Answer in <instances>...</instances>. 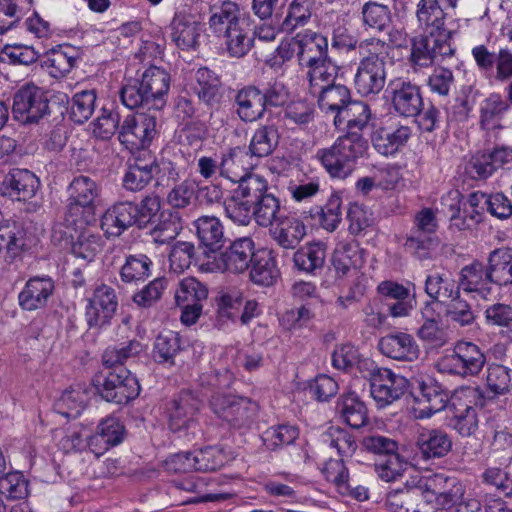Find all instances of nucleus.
Here are the masks:
<instances>
[{
    "label": "nucleus",
    "mask_w": 512,
    "mask_h": 512,
    "mask_svg": "<svg viewBox=\"0 0 512 512\" xmlns=\"http://www.w3.org/2000/svg\"><path fill=\"white\" fill-rule=\"evenodd\" d=\"M12 113L23 124L37 123L50 113L46 93L35 84H25L14 94Z\"/></svg>",
    "instance_id": "nucleus-10"
},
{
    "label": "nucleus",
    "mask_w": 512,
    "mask_h": 512,
    "mask_svg": "<svg viewBox=\"0 0 512 512\" xmlns=\"http://www.w3.org/2000/svg\"><path fill=\"white\" fill-rule=\"evenodd\" d=\"M222 37L225 39L224 43L226 50L232 57H243L250 51L253 45L251 29L245 21L224 34Z\"/></svg>",
    "instance_id": "nucleus-50"
},
{
    "label": "nucleus",
    "mask_w": 512,
    "mask_h": 512,
    "mask_svg": "<svg viewBox=\"0 0 512 512\" xmlns=\"http://www.w3.org/2000/svg\"><path fill=\"white\" fill-rule=\"evenodd\" d=\"M144 87V91L153 101L152 107L159 110L165 104L164 96L167 94L170 87L169 74L158 66H150L143 73L141 80H139Z\"/></svg>",
    "instance_id": "nucleus-30"
},
{
    "label": "nucleus",
    "mask_w": 512,
    "mask_h": 512,
    "mask_svg": "<svg viewBox=\"0 0 512 512\" xmlns=\"http://www.w3.org/2000/svg\"><path fill=\"white\" fill-rule=\"evenodd\" d=\"M100 195L98 184L88 176L75 177L68 187V199L96 207Z\"/></svg>",
    "instance_id": "nucleus-54"
},
{
    "label": "nucleus",
    "mask_w": 512,
    "mask_h": 512,
    "mask_svg": "<svg viewBox=\"0 0 512 512\" xmlns=\"http://www.w3.org/2000/svg\"><path fill=\"white\" fill-rule=\"evenodd\" d=\"M159 171L160 166L155 159L137 158L125 173L123 186L129 191H141Z\"/></svg>",
    "instance_id": "nucleus-31"
},
{
    "label": "nucleus",
    "mask_w": 512,
    "mask_h": 512,
    "mask_svg": "<svg viewBox=\"0 0 512 512\" xmlns=\"http://www.w3.org/2000/svg\"><path fill=\"white\" fill-rule=\"evenodd\" d=\"M196 79L198 83L197 94L200 101L207 106H212L219 99L220 79L207 67L197 70Z\"/></svg>",
    "instance_id": "nucleus-55"
},
{
    "label": "nucleus",
    "mask_w": 512,
    "mask_h": 512,
    "mask_svg": "<svg viewBox=\"0 0 512 512\" xmlns=\"http://www.w3.org/2000/svg\"><path fill=\"white\" fill-rule=\"evenodd\" d=\"M191 6L179 5L171 23L172 41L182 51H189L192 47V27H191Z\"/></svg>",
    "instance_id": "nucleus-41"
},
{
    "label": "nucleus",
    "mask_w": 512,
    "mask_h": 512,
    "mask_svg": "<svg viewBox=\"0 0 512 512\" xmlns=\"http://www.w3.org/2000/svg\"><path fill=\"white\" fill-rule=\"evenodd\" d=\"M195 235L198 240L194 251V265L202 270V264L210 261L224 245V229L219 219L214 216H201L194 221Z\"/></svg>",
    "instance_id": "nucleus-8"
},
{
    "label": "nucleus",
    "mask_w": 512,
    "mask_h": 512,
    "mask_svg": "<svg viewBox=\"0 0 512 512\" xmlns=\"http://www.w3.org/2000/svg\"><path fill=\"white\" fill-rule=\"evenodd\" d=\"M323 443L335 448L341 457H351L357 449L353 435L340 427L331 426L322 435Z\"/></svg>",
    "instance_id": "nucleus-57"
},
{
    "label": "nucleus",
    "mask_w": 512,
    "mask_h": 512,
    "mask_svg": "<svg viewBox=\"0 0 512 512\" xmlns=\"http://www.w3.org/2000/svg\"><path fill=\"white\" fill-rule=\"evenodd\" d=\"M436 229L435 213L430 208H423L415 215L414 228L406 238L404 247L420 259L427 258L429 251L438 245L437 238L433 236Z\"/></svg>",
    "instance_id": "nucleus-11"
},
{
    "label": "nucleus",
    "mask_w": 512,
    "mask_h": 512,
    "mask_svg": "<svg viewBox=\"0 0 512 512\" xmlns=\"http://www.w3.org/2000/svg\"><path fill=\"white\" fill-rule=\"evenodd\" d=\"M416 19L422 34L410 40L408 61L414 71L430 67L435 61H443L455 55L452 39L457 29L445 26L446 13L439 0H419Z\"/></svg>",
    "instance_id": "nucleus-1"
},
{
    "label": "nucleus",
    "mask_w": 512,
    "mask_h": 512,
    "mask_svg": "<svg viewBox=\"0 0 512 512\" xmlns=\"http://www.w3.org/2000/svg\"><path fill=\"white\" fill-rule=\"evenodd\" d=\"M251 214L259 226H272L282 215L280 200L269 191L252 206Z\"/></svg>",
    "instance_id": "nucleus-49"
},
{
    "label": "nucleus",
    "mask_w": 512,
    "mask_h": 512,
    "mask_svg": "<svg viewBox=\"0 0 512 512\" xmlns=\"http://www.w3.org/2000/svg\"><path fill=\"white\" fill-rule=\"evenodd\" d=\"M271 233L281 247L294 249L306 235V227L295 217L281 215L272 225Z\"/></svg>",
    "instance_id": "nucleus-28"
},
{
    "label": "nucleus",
    "mask_w": 512,
    "mask_h": 512,
    "mask_svg": "<svg viewBox=\"0 0 512 512\" xmlns=\"http://www.w3.org/2000/svg\"><path fill=\"white\" fill-rule=\"evenodd\" d=\"M387 98L394 111L404 117H415L423 108V99L418 85L407 78L395 77L388 82Z\"/></svg>",
    "instance_id": "nucleus-12"
},
{
    "label": "nucleus",
    "mask_w": 512,
    "mask_h": 512,
    "mask_svg": "<svg viewBox=\"0 0 512 512\" xmlns=\"http://www.w3.org/2000/svg\"><path fill=\"white\" fill-rule=\"evenodd\" d=\"M192 412V392L181 391L169 408V427L173 432L188 429Z\"/></svg>",
    "instance_id": "nucleus-45"
},
{
    "label": "nucleus",
    "mask_w": 512,
    "mask_h": 512,
    "mask_svg": "<svg viewBox=\"0 0 512 512\" xmlns=\"http://www.w3.org/2000/svg\"><path fill=\"white\" fill-rule=\"evenodd\" d=\"M118 307L115 290L106 285L97 286L88 299L85 319L90 328H101L110 324Z\"/></svg>",
    "instance_id": "nucleus-16"
},
{
    "label": "nucleus",
    "mask_w": 512,
    "mask_h": 512,
    "mask_svg": "<svg viewBox=\"0 0 512 512\" xmlns=\"http://www.w3.org/2000/svg\"><path fill=\"white\" fill-rule=\"evenodd\" d=\"M422 487L433 495L436 512L453 506L459 508L460 504L466 503V501H463L464 486L454 477L432 474L423 477Z\"/></svg>",
    "instance_id": "nucleus-15"
},
{
    "label": "nucleus",
    "mask_w": 512,
    "mask_h": 512,
    "mask_svg": "<svg viewBox=\"0 0 512 512\" xmlns=\"http://www.w3.org/2000/svg\"><path fill=\"white\" fill-rule=\"evenodd\" d=\"M494 283L489 277L487 265L473 261L460 271L459 288L465 292L475 293L482 299L490 298L494 293Z\"/></svg>",
    "instance_id": "nucleus-20"
},
{
    "label": "nucleus",
    "mask_w": 512,
    "mask_h": 512,
    "mask_svg": "<svg viewBox=\"0 0 512 512\" xmlns=\"http://www.w3.org/2000/svg\"><path fill=\"white\" fill-rule=\"evenodd\" d=\"M367 149L368 142L363 136L346 133L330 147L318 150L317 158L331 177L345 179L354 171L357 160Z\"/></svg>",
    "instance_id": "nucleus-2"
},
{
    "label": "nucleus",
    "mask_w": 512,
    "mask_h": 512,
    "mask_svg": "<svg viewBox=\"0 0 512 512\" xmlns=\"http://www.w3.org/2000/svg\"><path fill=\"white\" fill-rule=\"evenodd\" d=\"M333 45L338 47H346L347 49L358 48L359 54L362 56L360 61L385 63L388 56L389 46L387 43L378 38H369L361 41L357 45V41L349 39L348 41L333 40Z\"/></svg>",
    "instance_id": "nucleus-39"
},
{
    "label": "nucleus",
    "mask_w": 512,
    "mask_h": 512,
    "mask_svg": "<svg viewBox=\"0 0 512 512\" xmlns=\"http://www.w3.org/2000/svg\"><path fill=\"white\" fill-rule=\"evenodd\" d=\"M485 363V353L477 344L470 341H458L451 353L439 359L437 368L441 373L467 378L477 376Z\"/></svg>",
    "instance_id": "nucleus-4"
},
{
    "label": "nucleus",
    "mask_w": 512,
    "mask_h": 512,
    "mask_svg": "<svg viewBox=\"0 0 512 512\" xmlns=\"http://www.w3.org/2000/svg\"><path fill=\"white\" fill-rule=\"evenodd\" d=\"M254 255L253 240L249 237L238 238L224 251H219L210 261L202 264L200 272L241 274L249 268Z\"/></svg>",
    "instance_id": "nucleus-6"
},
{
    "label": "nucleus",
    "mask_w": 512,
    "mask_h": 512,
    "mask_svg": "<svg viewBox=\"0 0 512 512\" xmlns=\"http://www.w3.org/2000/svg\"><path fill=\"white\" fill-rule=\"evenodd\" d=\"M26 246L25 231L21 225L10 221L0 223V258L3 261L13 262Z\"/></svg>",
    "instance_id": "nucleus-24"
},
{
    "label": "nucleus",
    "mask_w": 512,
    "mask_h": 512,
    "mask_svg": "<svg viewBox=\"0 0 512 512\" xmlns=\"http://www.w3.org/2000/svg\"><path fill=\"white\" fill-rule=\"evenodd\" d=\"M362 20L365 26L377 31H383L391 21V13L388 6L369 1L362 6Z\"/></svg>",
    "instance_id": "nucleus-63"
},
{
    "label": "nucleus",
    "mask_w": 512,
    "mask_h": 512,
    "mask_svg": "<svg viewBox=\"0 0 512 512\" xmlns=\"http://www.w3.org/2000/svg\"><path fill=\"white\" fill-rule=\"evenodd\" d=\"M261 90L255 86H247L236 95L237 114L246 122L261 118L265 113Z\"/></svg>",
    "instance_id": "nucleus-35"
},
{
    "label": "nucleus",
    "mask_w": 512,
    "mask_h": 512,
    "mask_svg": "<svg viewBox=\"0 0 512 512\" xmlns=\"http://www.w3.org/2000/svg\"><path fill=\"white\" fill-rule=\"evenodd\" d=\"M156 126L157 117L153 114L129 115L119 129L118 138L128 149H143L155 137L157 133Z\"/></svg>",
    "instance_id": "nucleus-13"
},
{
    "label": "nucleus",
    "mask_w": 512,
    "mask_h": 512,
    "mask_svg": "<svg viewBox=\"0 0 512 512\" xmlns=\"http://www.w3.org/2000/svg\"><path fill=\"white\" fill-rule=\"evenodd\" d=\"M180 351L181 341L179 334L167 331L160 333L156 337L152 355L157 363L174 364V358Z\"/></svg>",
    "instance_id": "nucleus-53"
},
{
    "label": "nucleus",
    "mask_w": 512,
    "mask_h": 512,
    "mask_svg": "<svg viewBox=\"0 0 512 512\" xmlns=\"http://www.w3.org/2000/svg\"><path fill=\"white\" fill-rule=\"evenodd\" d=\"M416 445L424 459L441 458L452 448L448 434L439 429H423L416 440Z\"/></svg>",
    "instance_id": "nucleus-29"
},
{
    "label": "nucleus",
    "mask_w": 512,
    "mask_h": 512,
    "mask_svg": "<svg viewBox=\"0 0 512 512\" xmlns=\"http://www.w3.org/2000/svg\"><path fill=\"white\" fill-rule=\"evenodd\" d=\"M416 400L420 406L418 417L429 418L447 407L449 395L433 381L422 382Z\"/></svg>",
    "instance_id": "nucleus-27"
},
{
    "label": "nucleus",
    "mask_w": 512,
    "mask_h": 512,
    "mask_svg": "<svg viewBox=\"0 0 512 512\" xmlns=\"http://www.w3.org/2000/svg\"><path fill=\"white\" fill-rule=\"evenodd\" d=\"M96 221V207L67 200L63 225L71 231H81Z\"/></svg>",
    "instance_id": "nucleus-44"
},
{
    "label": "nucleus",
    "mask_w": 512,
    "mask_h": 512,
    "mask_svg": "<svg viewBox=\"0 0 512 512\" xmlns=\"http://www.w3.org/2000/svg\"><path fill=\"white\" fill-rule=\"evenodd\" d=\"M339 67L330 59L310 67L307 71L309 92L313 95L337 83Z\"/></svg>",
    "instance_id": "nucleus-46"
},
{
    "label": "nucleus",
    "mask_w": 512,
    "mask_h": 512,
    "mask_svg": "<svg viewBox=\"0 0 512 512\" xmlns=\"http://www.w3.org/2000/svg\"><path fill=\"white\" fill-rule=\"evenodd\" d=\"M489 277L494 285L503 288L512 286V248L492 250L487 258Z\"/></svg>",
    "instance_id": "nucleus-25"
},
{
    "label": "nucleus",
    "mask_w": 512,
    "mask_h": 512,
    "mask_svg": "<svg viewBox=\"0 0 512 512\" xmlns=\"http://www.w3.org/2000/svg\"><path fill=\"white\" fill-rule=\"evenodd\" d=\"M371 110L368 104L351 100L338 115L334 116L335 126L346 123L347 132L363 136L362 131L368 126Z\"/></svg>",
    "instance_id": "nucleus-26"
},
{
    "label": "nucleus",
    "mask_w": 512,
    "mask_h": 512,
    "mask_svg": "<svg viewBox=\"0 0 512 512\" xmlns=\"http://www.w3.org/2000/svg\"><path fill=\"white\" fill-rule=\"evenodd\" d=\"M136 205L129 201L118 202L101 217V229L107 237L120 236L136 223Z\"/></svg>",
    "instance_id": "nucleus-22"
},
{
    "label": "nucleus",
    "mask_w": 512,
    "mask_h": 512,
    "mask_svg": "<svg viewBox=\"0 0 512 512\" xmlns=\"http://www.w3.org/2000/svg\"><path fill=\"white\" fill-rule=\"evenodd\" d=\"M332 364L336 369L352 371L357 369L362 376L372 367L374 361L362 358L358 349L351 344H342L335 348L332 354Z\"/></svg>",
    "instance_id": "nucleus-38"
},
{
    "label": "nucleus",
    "mask_w": 512,
    "mask_h": 512,
    "mask_svg": "<svg viewBox=\"0 0 512 512\" xmlns=\"http://www.w3.org/2000/svg\"><path fill=\"white\" fill-rule=\"evenodd\" d=\"M359 248L354 242H339L333 252L332 264L337 274L344 276L356 266Z\"/></svg>",
    "instance_id": "nucleus-64"
},
{
    "label": "nucleus",
    "mask_w": 512,
    "mask_h": 512,
    "mask_svg": "<svg viewBox=\"0 0 512 512\" xmlns=\"http://www.w3.org/2000/svg\"><path fill=\"white\" fill-rule=\"evenodd\" d=\"M342 198L338 193H332L326 203L317 208L318 222L322 228L333 232L342 220Z\"/></svg>",
    "instance_id": "nucleus-59"
},
{
    "label": "nucleus",
    "mask_w": 512,
    "mask_h": 512,
    "mask_svg": "<svg viewBox=\"0 0 512 512\" xmlns=\"http://www.w3.org/2000/svg\"><path fill=\"white\" fill-rule=\"evenodd\" d=\"M386 83L385 63L360 61L354 76L357 92L364 96H374L382 91Z\"/></svg>",
    "instance_id": "nucleus-19"
},
{
    "label": "nucleus",
    "mask_w": 512,
    "mask_h": 512,
    "mask_svg": "<svg viewBox=\"0 0 512 512\" xmlns=\"http://www.w3.org/2000/svg\"><path fill=\"white\" fill-rule=\"evenodd\" d=\"M326 258V247L321 242L308 243L294 253V265L306 273H315L323 268Z\"/></svg>",
    "instance_id": "nucleus-42"
},
{
    "label": "nucleus",
    "mask_w": 512,
    "mask_h": 512,
    "mask_svg": "<svg viewBox=\"0 0 512 512\" xmlns=\"http://www.w3.org/2000/svg\"><path fill=\"white\" fill-rule=\"evenodd\" d=\"M53 280L48 276L30 278L18 295L20 307L26 311L42 309L54 292Z\"/></svg>",
    "instance_id": "nucleus-21"
},
{
    "label": "nucleus",
    "mask_w": 512,
    "mask_h": 512,
    "mask_svg": "<svg viewBox=\"0 0 512 512\" xmlns=\"http://www.w3.org/2000/svg\"><path fill=\"white\" fill-rule=\"evenodd\" d=\"M299 479L295 474L278 473L275 478L265 482L264 490L272 497L294 499L296 498Z\"/></svg>",
    "instance_id": "nucleus-58"
},
{
    "label": "nucleus",
    "mask_w": 512,
    "mask_h": 512,
    "mask_svg": "<svg viewBox=\"0 0 512 512\" xmlns=\"http://www.w3.org/2000/svg\"><path fill=\"white\" fill-rule=\"evenodd\" d=\"M93 378V385L107 402L124 405L140 393L138 379L125 367L109 368Z\"/></svg>",
    "instance_id": "nucleus-3"
},
{
    "label": "nucleus",
    "mask_w": 512,
    "mask_h": 512,
    "mask_svg": "<svg viewBox=\"0 0 512 512\" xmlns=\"http://www.w3.org/2000/svg\"><path fill=\"white\" fill-rule=\"evenodd\" d=\"M142 351L143 345L140 341L129 340L126 343L108 347L102 355V362L106 368L122 367L125 361L136 357Z\"/></svg>",
    "instance_id": "nucleus-51"
},
{
    "label": "nucleus",
    "mask_w": 512,
    "mask_h": 512,
    "mask_svg": "<svg viewBox=\"0 0 512 512\" xmlns=\"http://www.w3.org/2000/svg\"><path fill=\"white\" fill-rule=\"evenodd\" d=\"M238 183L233 197L227 202L226 211L234 222L248 225L252 219V206L270 189L266 179L256 174L246 175Z\"/></svg>",
    "instance_id": "nucleus-5"
},
{
    "label": "nucleus",
    "mask_w": 512,
    "mask_h": 512,
    "mask_svg": "<svg viewBox=\"0 0 512 512\" xmlns=\"http://www.w3.org/2000/svg\"><path fill=\"white\" fill-rule=\"evenodd\" d=\"M179 217L171 212H161L150 234L155 242L164 244L173 240L180 232Z\"/></svg>",
    "instance_id": "nucleus-62"
},
{
    "label": "nucleus",
    "mask_w": 512,
    "mask_h": 512,
    "mask_svg": "<svg viewBox=\"0 0 512 512\" xmlns=\"http://www.w3.org/2000/svg\"><path fill=\"white\" fill-rule=\"evenodd\" d=\"M277 143V130L273 126H262L255 131L248 153L251 157H266L273 152Z\"/></svg>",
    "instance_id": "nucleus-56"
},
{
    "label": "nucleus",
    "mask_w": 512,
    "mask_h": 512,
    "mask_svg": "<svg viewBox=\"0 0 512 512\" xmlns=\"http://www.w3.org/2000/svg\"><path fill=\"white\" fill-rule=\"evenodd\" d=\"M423 477L414 487L388 495L387 505L391 512H436L433 495L423 487Z\"/></svg>",
    "instance_id": "nucleus-17"
},
{
    "label": "nucleus",
    "mask_w": 512,
    "mask_h": 512,
    "mask_svg": "<svg viewBox=\"0 0 512 512\" xmlns=\"http://www.w3.org/2000/svg\"><path fill=\"white\" fill-rule=\"evenodd\" d=\"M314 6L315 0H292L281 23V29L292 33L298 27L305 26L312 17Z\"/></svg>",
    "instance_id": "nucleus-48"
},
{
    "label": "nucleus",
    "mask_w": 512,
    "mask_h": 512,
    "mask_svg": "<svg viewBox=\"0 0 512 512\" xmlns=\"http://www.w3.org/2000/svg\"><path fill=\"white\" fill-rule=\"evenodd\" d=\"M294 49H297V59L300 66L307 69L328 59L327 38L311 30L296 34Z\"/></svg>",
    "instance_id": "nucleus-18"
},
{
    "label": "nucleus",
    "mask_w": 512,
    "mask_h": 512,
    "mask_svg": "<svg viewBox=\"0 0 512 512\" xmlns=\"http://www.w3.org/2000/svg\"><path fill=\"white\" fill-rule=\"evenodd\" d=\"M197 9L200 17L208 15L209 29L219 37L244 22L240 6L233 1L212 5L208 0H199Z\"/></svg>",
    "instance_id": "nucleus-14"
},
{
    "label": "nucleus",
    "mask_w": 512,
    "mask_h": 512,
    "mask_svg": "<svg viewBox=\"0 0 512 512\" xmlns=\"http://www.w3.org/2000/svg\"><path fill=\"white\" fill-rule=\"evenodd\" d=\"M486 384L496 395L509 392L512 389V369L502 364H489L486 370Z\"/></svg>",
    "instance_id": "nucleus-60"
},
{
    "label": "nucleus",
    "mask_w": 512,
    "mask_h": 512,
    "mask_svg": "<svg viewBox=\"0 0 512 512\" xmlns=\"http://www.w3.org/2000/svg\"><path fill=\"white\" fill-rule=\"evenodd\" d=\"M213 412L234 428L249 426L258 412V404L249 398L217 393L212 396Z\"/></svg>",
    "instance_id": "nucleus-7"
},
{
    "label": "nucleus",
    "mask_w": 512,
    "mask_h": 512,
    "mask_svg": "<svg viewBox=\"0 0 512 512\" xmlns=\"http://www.w3.org/2000/svg\"><path fill=\"white\" fill-rule=\"evenodd\" d=\"M313 96L317 98L318 106L323 112L335 115H338L352 100L350 90L341 83H335Z\"/></svg>",
    "instance_id": "nucleus-40"
},
{
    "label": "nucleus",
    "mask_w": 512,
    "mask_h": 512,
    "mask_svg": "<svg viewBox=\"0 0 512 512\" xmlns=\"http://www.w3.org/2000/svg\"><path fill=\"white\" fill-rule=\"evenodd\" d=\"M458 395L452 398L451 408L453 415L449 420V425L463 437H470L475 434L479 426L477 409L471 405H462L458 403Z\"/></svg>",
    "instance_id": "nucleus-36"
},
{
    "label": "nucleus",
    "mask_w": 512,
    "mask_h": 512,
    "mask_svg": "<svg viewBox=\"0 0 512 512\" xmlns=\"http://www.w3.org/2000/svg\"><path fill=\"white\" fill-rule=\"evenodd\" d=\"M410 137L411 129L408 126H399L394 130L380 128L374 134L372 143L380 154L389 156L404 147Z\"/></svg>",
    "instance_id": "nucleus-34"
},
{
    "label": "nucleus",
    "mask_w": 512,
    "mask_h": 512,
    "mask_svg": "<svg viewBox=\"0 0 512 512\" xmlns=\"http://www.w3.org/2000/svg\"><path fill=\"white\" fill-rule=\"evenodd\" d=\"M370 382L371 397L379 407H385L400 399L405 393L408 381L405 377L388 368L378 367L375 363L365 373Z\"/></svg>",
    "instance_id": "nucleus-9"
},
{
    "label": "nucleus",
    "mask_w": 512,
    "mask_h": 512,
    "mask_svg": "<svg viewBox=\"0 0 512 512\" xmlns=\"http://www.w3.org/2000/svg\"><path fill=\"white\" fill-rule=\"evenodd\" d=\"M336 411L352 428H360L368 421L367 407L355 392L341 395L337 401Z\"/></svg>",
    "instance_id": "nucleus-32"
},
{
    "label": "nucleus",
    "mask_w": 512,
    "mask_h": 512,
    "mask_svg": "<svg viewBox=\"0 0 512 512\" xmlns=\"http://www.w3.org/2000/svg\"><path fill=\"white\" fill-rule=\"evenodd\" d=\"M425 292L434 301L445 302L460 295L459 284L448 274L433 273L426 277Z\"/></svg>",
    "instance_id": "nucleus-43"
},
{
    "label": "nucleus",
    "mask_w": 512,
    "mask_h": 512,
    "mask_svg": "<svg viewBox=\"0 0 512 512\" xmlns=\"http://www.w3.org/2000/svg\"><path fill=\"white\" fill-rule=\"evenodd\" d=\"M152 261L144 254L129 255L120 269L121 280L128 284H138L150 275Z\"/></svg>",
    "instance_id": "nucleus-52"
},
{
    "label": "nucleus",
    "mask_w": 512,
    "mask_h": 512,
    "mask_svg": "<svg viewBox=\"0 0 512 512\" xmlns=\"http://www.w3.org/2000/svg\"><path fill=\"white\" fill-rule=\"evenodd\" d=\"M96 94L94 90H83L76 93L70 106V118L77 124H83L94 113Z\"/></svg>",
    "instance_id": "nucleus-61"
},
{
    "label": "nucleus",
    "mask_w": 512,
    "mask_h": 512,
    "mask_svg": "<svg viewBox=\"0 0 512 512\" xmlns=\"http://www.w3.org/2000/svg\"><path fill=\"white\" fill-rule=\"evenodd\" d=\"M251 264L250 279L255 284L271 286L276 282L279 276V270L270 253L262 252L255 254Z\"/></svg>",
    "instance_id": "nucleus-47"
},
{
    "label": "nucleus",
    "mask_w": 512,
    "mask_h": 512,
    "mask_svg": "<svg viewBox=\"0 0 512 512\" xmlns=\"http://www.w3.org/2000/svg\"><path fill=\"white\" fill-rule=\"evenodd\" d=\"M251 156L242 148H234L224 155L220 163L221 175L226 176L233 182H239L251 175L248 171L253 168L254 164L250 161Z\"/></svg>",
    "instance_id": "nucleus-37"
},
{
    "label": "nucleus",
    "mask_w": 512,
    "mask_h": 512,
    "mask_svg": "<svg viewBox=\"0 0 512 512\" xmlns=\"http://www.w3.org/2000/svg\"><path fill=\"white\" fill-rule=\"evenodd\" d=\"M378 348L383 355L398 361H415L420 353L414 338L403 332L382 337L379 340Z\"/></svg>",
    "instance_id": "nucleus-23"
},
{
    "label": "nucleus",
    "mask_w": 512,
    "mask_h": 512,
    "mask_svg": "<svg viewBox=\"0 0 512 512\" xmlns=\"http://www.w3.org/2000/svg\"><path fill=\"white\" fill-rule=\"evenodd\" d=\"M3 184L10 189L11 196L26 201L35 195L40 182L36 175L27 169H13L4 178Z\"/></svg>",
    "instance_id": "nucleus-33"
}]
</instances>
